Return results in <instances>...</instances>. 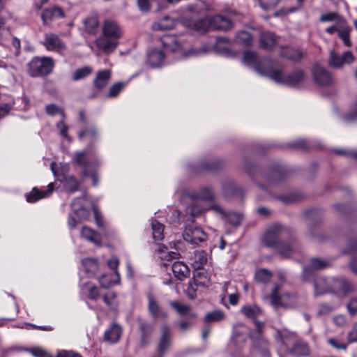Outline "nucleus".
<instances>
[{
	"label": "nucleus",
	"instance_id": "obj_15",
	"mask_svg": "<svg viewBox=\"0 0 357 357\" xmlns=\"http://www.w3.org/2000/svg\"><path fill=\"white\" fill-rule=\"evenodd\" d=\"M243 63L246 66H251L260 75L267 76L264 73L271 68H261L258 56L256 52L251 51H245L243 56Z\"/></svg>",
	"mask_w": 357,
	"mask_h": 357
},
{
	"label": "nucleus",
	"instance_id": "obj_40",
	"mask_svg": "<svg viewBox=\"0 0 357 357\" xmlns=\"http://www.w3.org/2000/svg\"><path fill=\"white\" fill-rule=\"evenodd\" d=\"M82 264L86 273L94 275L98 269V261L95 259L86 258L82 261Z\"/></svg>",
	"mask_w": 357,
	"mask_h": 357
},
{
	"label": "nucleus",
	"instance_id": "obj_23",
	"mask_svg": "<svg viewBox=\"0 0 357 357\" xmlns=\"http://www.w3.org/2000/svg\"><path fill=\"white\" fill-rule=\"evenodd\" d=\"M165 59V54L160 49H152L147 53V63L153 67L156 68L160 66Z\"/></svg>",
	"mask_w": 357,
	"mask_h": 357
},
{
	"label": "nucleus",
	"instance_id": "obj_58",
	"mask_svg": "<svg viewBox=\"0 0 357 357\" xmlns=\"http://www.w3.org/2000/svg\"><path fill=\"white\" fill-rule=\"evenodd\" d=\"M224 215L226 216L228 222L234 226L238 225L242 218V216L239 213L234 212H229L227 214L225 213Z\"/></svg>",
	"mask_w": 357,
	"mask_h": 357
},
{
	"label": "nucleus",
	"instance_id": "obj_48",
	"mask_svg": "<svg viewBox=\"0 0 357 357\" xmlns=\"http://www.w3.org/2000/svg\"><path fill=\"white\" fill-rule=\"evenodd\" d=\"M225 319V314L221 310H214L206 314L204 321L206 323L218 322Z\"/></svg>",
	"mask_w": 357,
	"mask_h": 357
},
{
	"label": "nucleus",
	"instance_id": "obj_44",
	"mask_svg": "<svg viewBox=\"0 0 357 357\" xmlns=\"http://www.w3.org/2000/svg\"><path fill=\"white\" fill-rule=\"evenodd\" d=\"M153 238L155 241H160L163 238L164 225L156 220L151 222Z\"/></svg>",
	"mask_w": 357,
	"mask_h": 357
},
{
	"label": "nucleus",
	"instance_id": "obj_30",
	"mask_svg": "<svg viewBox=\"0 0 357 357\" xmlns=\"http://www.w3.org/2000/svg\"><path fill=\"white\" fill-rule=\"evenodd\" d=\"M303 55V54L301 50L290 47H284L280 52V56L292 61H300Z\"/></svg>",
	"mask_w": 357,
	"mask_h": 357
},
{
	"label": "nucleus",
	"instance_id": "obj_56",
	"mask_svg": "<svg viewBox=\"0 0 357 357\" xmlns=\"http://www.w3.org/2000/svg\"><path fill=\"white\" fill-rule=\"evenodd\" d=\"M261 8L265 10L273 9L281 0H258Z\"/></svg>",
	"mask_w": 357,
	"mask_h": 357
},
{
	"label": "nucleus",
	"instance_id": "obj_27",
	"mask_svg": "<svg viewBox=\"0 0 357 357\" xmlns=\"http://www.w3.org/2000/svg\"><path fill=\"white\" fill-rule=\"evenodd\" d=\"M121 328L116 324H112L109 329L105 331L104 333V340L110 343L117 342L121 335Z\"/></svg>",
	"mask_w": 357,
	"mask_h": 357
},
{
	"label": "nucleus",
	"instance_id": "obj_28",
	"mask_svg": "<svg viewBox=\"0 0 357 357\" xmlns=\"http://www.w3.org/2000/svg\"><path fill=\"white\" fill-rule=\"evenodd\" d=\"M111 77V71L109 70H103L96 73L93 80L94 86L98 89L105 88Z\"/></svg>",
	"mask_w": 357,
	"mask_h": 357
},
{
	"label": "nucleus",
	"instance_id": "obj_54",
	"mask_svg": "<svg viewBox=\"0 0 357 357\" xmlns=\"http://www.w3.org/2000/svg\"><path fill=\"white\" fill-rule=\"evenodd\" d=\"M203 211L204 208L196 203L192 204L186 208V213L188 214H190L192 218L198 217L202 213Z\"/></svg>",
	"mask_w": 357,
	"mask_h": 357
},
{
	"label": "nucleus",
	"instance_id": "obj_20",
	"mask_svg": "<svg viewBox=\"0 0 357 357\" xmlns=\"http://www.w3.org/2000/svg\"><path fill=\"white\" fill-rule=\"evenodd\" d=\"M314 286L316 296L333 292V279L328 280L322 276L317 277L314 280Z\"/></svg>",
	"mask_w": 357,
	"mask_h": 357
},
{
	"label": "nucleus",
	"instance_id": "obj_55",
	"mask_svg": "<svg viewBox=\"0 0 357 357\" xmlns=\"http://www.w3.org/2000/svg\"><path fill=\"white\" fill-rule=\"evenodd\" d=\"M339 19H344L337 13H327L323 14L320 17V22H336L339 20Z\"/></svg>",
	"mask_w": 357,
	"mask_h": 357
},
{
	"label": "nucleus",
	"instance_id": "obj_39",
	"mask_svg": "<svg viewBox=\"0 0 357 357\" xmlns=\"http://www.w3.org/2000/svg\"><path fill=\"white\" fill-rule=\"evenodd\" d=\"M81 236L93 243H98L100 242L98 234L88 227L84 226L82 227Z\"/></svg>",
	"mask_w": 357,
	"mask_h": 357
},
{
	"label": "nucleus",
	"instance_id": "obj_25",
	"mask_svg": "<svg viewBox=\"0 0 357 357\" xmlns=\"http://www.w3.org/2000/svg\"><path fill=\"white\" fill-rule=\"evenodd\" d=\"M283 178V175L280 170L278 169H273L271 172L270 175L268 176L266 175H262V178L265 182V184H261L259 185V187L265 190L266 187H269L273 184H275L280 181H282Z\"/></svg>",
	"mask_w": 357,
	"mask_h": 357
},
{
	"label": "nucleus",
	"instance_id": "obj_47",
	"mask_svg": "<svg viewBox=\"0 0 357 357\" xmlns=\"http://www.w3.org/2000/svg\"><path fill=\"white\" fill-rule=\"evenodd\" d=\"M236 40L238 43H242L246 46H250L252 44V37L251 34L246 31H239L236 33Z\"/></svg>",
	"mask_w": 357,
	"mask_h": 357
},
{
	"label": "nucleus",
	"instance_id": "obj_5",
	"mask_svg": "<svg viewBox=\"0 0 357 357\" xmlns=\"http://www.w3.org/2000/svg\"><path fill=\"white\" fill-rule=\"evenodd\" d=\"M161 42L167 50L172 52H178L185 56L192 54L189 43H187L182 36L176 37V36L166 35L162 37Z\"/></svg>",
	"mask_w": 357,
	"mask_h": 357
},
{
	"label": "nucleus",
	"instance_id": "obj_63",
	"mask_svg": "<svg viewBox=\"0 0 357 357\" xmlns=\"http://www.w3.org/2000/svg\"><path fill=\"white\" fill-rule=\"evenodd\" d=\"M347 308L351 315H354L357 313V297L351 298L347 305Z\"/></svg>",
	"mask_w": 357,
	"mask_h": 357
},
{
	"label": "nucleus",
	"instance_id": "obj_14",
	"mask_svg": "<svg viewBox=\"0 0 357 357\" xmlns=\"http://www.w3.org/2000/svg\"><path fill=\"white\" fill-rule=\"evenodd\" d=\"M102 34L119 40L123 36V31L119 24L114 20H106L102 26Z\"/></svg>",
	"mask_w": 357,
	"mask_h": 357
},
{
	"label": "nucleus",
	"instance_id": "obj_51",
	"mask_svg": "<svg viewBox=\"0 0 357 357\" xmlns=\"http://www.w3.org/2000/svg\"><path fill=\"white\" fill-rule=\"evenodd\" d=\"M167 248L165 246L160 247L159 252H160V257L162 260L169 261L172 259H177L179 257V253L177 252H166Z\"/></svg>",
	"mask_w": 357,
	"mask_h": 357
},
{
	"label": "nucleus",
	"instance_id": "obj_57",
	"mask_svg": "<svg viewBox=\"0 0 357 357\" xmlns=\"http://www.w3.org/2000/svg\"><path fill=\"white\" fill-rule=\"evenodd\" d=\"M108 266L114 271V277L116 278L118 280H120V274L117 271L118 266L119 265V260L116 257H112L107 261Z\"/></svg>",
	"mask_w": 357,
	"mask_h": 357
},
{
	"label": "nucleus",
	"instance_id": "obj_8",
	"mask_svg": "<svg viewBox=\"0 0 357 357\" xmlns=\"http://www.w3.org/2000/svg\"><path fill=\"white\" fill-rule=\"evenodd\" d=\"M56 165L55 162L51 163V170L54 176L61 182L63 183L64 188L68 192L73 193L78 190L79 183L74 176H70L65 174H60L55 168Z\"/></svg>",
	"mask_w": 357,
	"mask_h": 357
},
{
	"label": "nucleus",
	"instance_id": "obj_22",
	"mask_svg": "<svg viewBox=\"0 0 357 357\" xmlns=\"http://www.w3.org/2000/svg\"><path fill=\"white\" fill-rule=\"evenodd\" d=\"M54 183H50L47 185V190H42L37 188H33L31 192L27 195L26 200L28 202L34 203L42 198L50 196L54 190Z\"/></svg>",
	"mask_w": 357,
	"mask_h": 357
},
{
	"label": "nucleus",
	"instance_id": "obj_49",
	"mask_svg": "<svg viewBox=\"0 0 357 357\" xmlns=\"http://www.w3.org/2000/svg\"><path fill=\"white\" fill-rule=\"evenodd\" d=\"M92 73V68L89 66H84L77 69L72 75L73 81H78L84 79Z\"/></svg>",
	"mask_w": 357,
	"mask_h": 357
},
{
	"label": "nucleus",
	"instance_id": "obj_31",
	"mask_svg": "<svg viewBox=\"0 0 357 357\" xmlns=\"http://www.w3.org/2000/svg\"><path fill=\"white\" fill-rule=\"evenodd\" d=\"M176 21L169 16H165L158 22L153 23V29L155 31H165L174 27Z\"/></svg>",
	"mask_w": 357,
	"mask_h": 357
},
{
	"label": "nucleus",
	"instance_id": "obj_2",
	"mask_svg": "<svg viewBox=\"0 0 357 357\" xmlns=\"http://www.w3.org/2000/svg\"><path fill=\"white\" fill-rule=\"evenodd\" d=\"M248 328L243 324H237L233 327V337L229 342V350L234 357H240L241 351L243 349L249 336Z\"/></svg>",
	"mask_w": 357,
	"mask_h": 357
},
{
	"label": "nucleus",
	"instance_id": "obj_59",
	"mask_svg": "<svg viewBox=\"0 0 357 357\" xmlns=\"http://www.w3.org/2000/svg\"><path fill=\"white\" fill-rule=\"evenodd\" d=\"M328 264L324 261L318 258H312L310 259V266L315 270H320L327 267Z\"/></svg>",
	"mask_w": 357,
	"mask_h": 357
},
{
	"label": "nucleus",
	"instance_id": "obj_46",
	"mask_svg": "<svg viewBox=\"0 0 357 357\" xmlns=\"http://www.w3.org/2000/svg\"><path fill=\"white\" fill-rule=\"evenodd\" d=\"M351 30V27H349L347 25V22H345V24H344V26H342V27L340 29L339 32L337 33L339 37L342 39L344 44L347 47L351 46V42L349 39V35H350Z\"/></svg>",
	"mask_w": 357,
	"mask_h": 357
},
{
	"label": "nucleus",
	"instance_id": "obj_42",
	"mask_svg": "<svg viewBox=\"0 0 357 357\" xmlns=\"http://www.w3.org/2000/svg\"><path fill=\"white\" fill-rule=\"evenodd\" d=\"M170 305L172 308H174L178 314L180 315H190L195 316L193 314L190 313V306L188 305L183 304L177 301H172L170 302Z\"/></svg>",
	"mask_w": 357,
	"mask_h": 357
},
{
	"label": "nucleus",
	"instance_id": "obj_35",
	"mask_svg": "<svg viewBox=\"0 0 357 357\" xmlns=\"http://www.w3.org/2000/svg\"><path fill=\"white\" fill-rule=\"evenodd\" d=\"M190 26L197 32L205 33L209 30H211V19L210 17L200 19L197 21L192 22Z\"/></svg>",
	"mask_w": 357,
	"mask_h": 357
},
{
	"label": "nucleus",
	"instance_id": "obj_21",
	"mask_svg": "<svg viewBox=\"0 0 357 357\" xmlns=\"http://www.w3.org/2000/svg\"><path fill=\"white\" fill-rule=\"evenodd\" d=\"M161 332L162 335L159 341L158 351L160 356H162L170 345L171 328L167 325H162Z\"/></svg>",
	"mask_w": 357,
	"mask_h": 357
},
{
	"label": "nucleus",
	"instance_id": "obj_50",
	"mask_svg": "<svg viewBox=\"0 0 357 357\" xmlns=\"http://www.w3.org/2000/svg\"><path fill=\"white\" fill-rule=\"evenodd\" d=\"M103 301L112 310H116V294L114 291H108L103 296Z\"/></svg>",
	"mask_w": 357,
	"mask_h": 357
},
{
	"label": "nucleus",
	"instance_id": "obj_16",
	"mask_svg": "<svg viewBox=\"0 0 357 357\" xmlns=\"http://www.w3.org/2000/svg\"><path fill=\"white\" fill-rule=\"evenodd\" d=\"M141 340L140 346L144 347L149 343L150 337L154 330V325L142 319L137 320Z\"/></svg>",
	"mask_w": 357,
	"mask_h": 357
},
{
	"label": "nucleus",
	"instance_id": "obj_62",
	"mask_svg": "<svg viewBox=\"0 0 357 357\" xmlns=\"http://www.w3.org/2000/svg\"><path fill=\"white\" fill-rule=\"evenodd\" d=\"M328 343L337 350H346L347 345L335 338L328 340Z\"/></svg>",
	"mask_w": 357,
	"mask_h": 357
},
{
	"label": "nucleus",
	"instance_id": "obj_3",
	"mask_svg": "<svg viewBox=\"0 0 357 357\" xmlns=\"http://www.w3.org/2000/svg\"><path fill=\"white\" fill-rule=\"evenodd\" d=\"M264 73L274 82L290 86H296L304 78V73L301 70H294L287 75H284L282 70L273 68L267 70Z\"/></svg>",
	"mask_w": 357,
	"mask_h": 357
},
{
	"label": "nucleus",
	"instance_id": "obj_43",
	"mask_svg": "<svg viewBox=\"0 0 357 357\" xmlns=\"http://www.w3.org/2000/svg\"><path fill=\"white\" fill-rule=\"evenodd\" d=\"M207 262V254L204 250H197L195 252L193 266L196 269H199Z\"/></svg>",
	"mask_w": 357,
	"mask_h": 357
},
{
	"label": "nucleus",
	"instance_id": "obj_7",
	"mask_svg": "<svg viewBox=\"0 0 357 357\" xmlns=\"http://www.w3.org/2000/svg\"><path fill=\"white\" fill-rule=\"evenodd\" d=\"M355 291V286L344 277L333 278V292L340 296H347Z\"/></svg>",
	"mask_w": 357,
	"mask_h": 357
},
{
	"label": "nucleus",
	"instance_id": "obj_32",
	"mask_svg": "<svg viewBox=\"0 0 357 357\" xmlns=\"http://www.w3.org/2000/svg\"><path fill=\"white\" fill-rule=\"evenodd\" d=\"M276 43V36L271 32H264L261 34L259 44L261 48L271 50Z\"/></svg>",
	"mask_w": 357,
	"mask_h": 357
},
{
	"label": "nucleus",
	"instance_id": "obj_1",
	"mask_svg": "<svg viewBox=\"0 0 357 357\" xmlns=\"http://www.w3.org/2000/svg\"><path fill=\"white\" fill-rule=\"evenodd\" d=\"M280 290L281 285L275 284L270 294L263 296V301L276 310L290 309L298 305L299 298L296 294L289 292L280 294Z\"/></svg>",
	"mask_w": 357,
	"mask_h": 357
},
{
	"label": "nucleus",
	"instance_id": "obj_12",
	"mask_svg": "<svg viewBox=\"0 0 357 357\" xmlns=\"http://www.w3.org/2000/svg\"><path fill=\"white\" fill-rule=\"evenodd\" d=\"M276 250L282 257L289 258L299 252L300 245L296 239H291L289 241L280 243Z\"/></svg>",
	"mask_w": 357,
	"mask_h": 357
},
{
	"label": "nucleus",
	"instance_id": "obj_10",
	"mask_svg": "<svg viewBox=\"0 0 357 357\" xmlns=\"http://www.w3.org/2000/svg\"><path fill=\"white\" fill-rule=\"evenodd\" d=\"M185 241L197 244L206 240V234L200 227L187 226L183 234Z\"/></svg>",
	"mask_w": 357,
	"mask_h": 357
},
{
	"label": "nucleus",
	"instance_id": "obj_11",
	"mask_svg": "<svg viewBox=\"0 0 357 357\" xmlns=\"http://www.w3.org/2000/svg\"><path fill=\"white\" fill-rule=\"evenodd\" d=\"M282 231L283 228L280 225H276L271 227L264 234L263 240L264 244L268 247L273 248L276 250L278 244L280 243L278 241L279 236Z\"/></svg>",
	"mask_w": 357,
	"mask_h": 357
},
{
	"label": "nucleus",
	"instance_id": "obj_19",
	"mask_svg": "<svg viewBox=\"0 0 357 357\" xmlns=\"http://www.w3.org/2000/svg\"><path fill=\"white\" fill-rule=\"evenodd\" d=\"M313 76L315 82L320 86H328L333 82L331 74L319 65L314 66Z\"/></svg>",
	"mask_w": 357,
	"mask_h": 357
},
{
	"label": "nucleus",
	"instance_id": "obj_29",
	"mask_svg": "<svg viewBox=\"0 0 357 357\" xmlns=\"http://www.w3.org/2000/svg\"><path fill=\"white\" fill-rule=\"evenodd\" d=\"M63 11L59 7H53L51 8L45 9L41 15V18L44 24H47L54 18L63 17Z\"/></svg>",
	"mask_w": 357,
	"mask_h": 357
},
{
	"label": "nucleus",
	"instance_id": "obj_53",
	"mask_svg": "<svg viewBox=\"0 0 357 357\" xmlns=\"http://www.w3.org/2000/svg\"><path fill=\"white\" fill-rule=\"evenodd\" d=\"M197 197L202 200L211 201L214 198V194L211 188L206 187L199 190Z\"/></svg>",
	"mask_w": 357,
	"mask_h": 357
},
{
	"label": "nucleus",
	"instance_id": "obj_6",
	"mask_svg": "<svg viewBox=\"0 0 357 357\" xmlns=\"http://www.w3.org/2000/svg\"><path fill=\"white\" fill-rule=\"evenodd\" d=\"M355 61V57L350 51H345L342 54L331 50L328 58V65L333 68H342L346 65H350Z\"/></svg>",
	"mask_w": 357,
	"mask_h": 357
},
{
	"label": "nucleus",
	"instance_id": "obj_61",
	"mask_svg": "<svg viewBox=\"0 0 357 357\" xmlns=\"http://www.w3.org/2000/svg\"><path fill=\"white\" fill-rule=\"evenodd\" d=\"M45 110L49 115L53 116L56 114H60L63 118L65 117L63 110L54 104L47 105Z\"/></svg>",
	"mask_w": 357,
	"mask_h": 357
},
{
	"label": "nucleus",
	"instance_id": "obj_37",
	"mask_svg": "<svg viewBox=\"0 0 357 357\" xmlns=\"http://www.w3.org/2000/svg\"><path fill=\"white\" fill-rule=\"evenodd\" d=\"M148 298V310L153 319H157L160 314V307L153 296L149 294Z\"/></svg>",
	"mask_w": 357,
	"mask_h": 357
},
{
	"label": "nucleus",
	"instance_id": "obj_26",
	"mask_svg": "<svg viewBox=\"0 0 357 357\" xmlns=\"http://www.w3.org/2000/svg\"><path fill=\"white\" fill-rule=\"evenodd\" d=\"M172 268L174 276L179 280H183L190 276V271L183 261L174 262Z\"/></svg>",
	"mask_w": 357,
	"mask_h": 357
},
{
	"label": "nucleus",
	"instance_id": "obj_13",
	"mask_svg": "<svg viewBox=\"0 0 357 357\" xmlns=\"http://www.w3.org/2000/svg\"><path fill=\"white\" fill-rule=\"evenodd\" d=\"M43 44L49 51H55L61 53L66 50L65 44L57 35L53 33H47L45 34V38Z\"/></svg>",
	"mask_w": 357,
	"mask_h": 357
},
{
	"label": "nucleus",
	"instance_id": "obj_52",
	"mask_svg": "<svg viewBox=\"0 0 357 357\" xmlns=\"http://www.w3.org/2000/svg\"><path fill=\"white\" fill-rule=\"evenodd\" d=\"M119 280L114 277L112 279V275L105 274L99 278V283L102 288H107L110 285L119 283Z\"/></svg>",
	"mask_w": 357,
	"mask_h": 357
},
{
	"label": "nucleus",
	"instance_id": "obj_41",
	"mask_svg": "<svg viewBox=\"0 0 357 357\" xmlns=\"http://www.w3.org/2000/svg\"><path fill=\"white\" fill-rule=\"evenodd\" d=\"M216 50L225 56H231V50L229 47V43L227 38H218L216 45Z\"/></svg>",
	"mask_w": 357,
	"mask_h": 357
},
{
	"label": "nucleus",
	"instance_id": "obj_18",
	"mask_svg": "<svg viewBox=\"0 0 357 357\" xmlns=\"http://www.w3.org/2000/svg\"><path fill=\"white\" fill-rule=\"evenodd\" d=\"M210 19L211 30L228 31L232 28V22L227 17L216 15Z\"/></svg>",
	"mask_w": 357,
	"mask_h": 357
},
{
	"label": "nucleus",
	"instance_id": "obj_33",
	"mask_svg": "<svg viewBox=\"0 0 357 357\" xmlns=\"http://www.w3.org/2000/svg\"><path fill=\"white\" fill-rule=\"evenodd\" d=\"M98 136L97 129L93 126L86 128L84 130L79 133L80 139L88 141L91 144L96 141Z\"/></svg>",
	"mask_w": 357,
	"mask_h": 357
},
{
	"label": "nucleus",
	"instance_id": "obj_64",
	"mask_svg": "<svg viewBox=\"0 0 357 357\" xmlns=\"http://www.w3.org/2000/svg\"><path fill=\"white\" fill-rule=\"evenodd\" d=\"M29 352L34 357H50L49 354L41 348L36 347L29 350Z\"/></svg>",
	"mask_w": 357,
	"mask_h": 357
},
{
	"label": "nucleus",
	"instance_id": "obj_38",
	"mask_svg": "<svg viewBox=\"0 0 357 357\" xmlns=\"http://www.w3.org/2000/svg\"><path fill=\"white\" fill-rule=\"evenodd\" d=\"M85 29L89 33H95L98 29L99 22L98 17L96 15L90 16L84 21Z\"/></svg>",
	"mask_w": 357,
	"mask_h": 357
},
{
	"label": "nucleus",
	"instance_id": "obj_4",
	"mask_svg": "<svg viewBox=\"0 0 357 357\" xmlns=\"http://www.w3.org/2000/svg\"><path fill=\"white\" fill-rule=\"evenodd\" d=\"M54 68V62L50 57H34L28 63L27 72L33 77L50 74Z\"/></svg>",
	"mask_w": 357,
	"mask_h": 357
},
{
	"label": "nucleus",
	"instance_id": "obj_17",
	"mask_svg": "<svg viewBox=\"0 0 357 357\" xmlns=\"http://www.w3.org/2000/svg\"><path fill=\"white\" fill-rule=\"evenodd\" d=\"M96 45L98 49L105 53L113 52L118 45V40L102 34L96 40Z\"/></svg>",
	"mask_w": 357,
	"mask_h": 357
},
{
	"label": "nucleus",
	"instance_id": "obj_60",
	"mask_svg": "<svg viewBox=\"0 0 357 357\" xmlns=\"http://www.w3.org/2000/svg\"><path fill=\"white\" fill-rule=\"evenodd\" d=\"M345 20L344 19H339L338 21L335 22V24L332 26H328L326 29V31L329 34H333L335 31L337 33L339 32L340 29L344 26L345 24Z\"/></svg>",
	"mask_w": 357,
	"mask_h": 357
},
{
	"label": "nucleus",
	"instance_id": "obj_24",
	"mask_svg": "<svg viewBox=\"0 0 357 357\" xmlns=\"http://www.w3.org/2000/svg\"><path fill=\"white\" fill-rule=\"evenodd\" d=\"M84 197L75 198L71 204L72 208L75 214L79 218L80 220H86L89 216V211L84 207L83 202Z\"/></svg>",
	"mask_w": 357,
	"mask_h": 357
},
{
	"label": "nucleus",
	"instance_id": "obj_36",
	"mask_svg": "<svg viewBox=\"0 0 357 357\" xmlns=\"http://www.w3.org/2000/svg\"><path fill=\"white\" fill-rule=\"evenodd\" d=\"M241 312L249 319H255L261 314V309L255 305H248L242 307Z\"/></svg>",
	"mask_w": 357,
	"mask_h": 357
},
{
	"label": "nucleus",
	"instance_id": "obj_34",
	"mask_svg": "<svg viewBox=\"0 0 357 357\" xmlns=\"http://www.w3.org/2000/svg\"><path fill=\"white\" fill-rule=\"evenodd\" d=\"M289 352L295 356H305L309 355L310 349L306 342L298 341L294 344Z\"/></svg>",
	"mask_w": 357,
	"mask_h": 357
},
{
	"label": "nucleus",
	"instance_id": "obj_9",
	"mask_svg": "<svg viewBox=\"0 0 357 357\" xmlns=\"http://www.w3.org/2000/svg\"><path fill=\"white\" fill-rule=\"evenodd\" d=\"M74 160L79 166L84 169L83 176H87L89 174V168L91 167H96L100 164V160L96 157L90 160L89 154L85 151L75 152Z\"/></svg>",
	"mask_w": 357,
	"mask_h": 357
},
{
	"label": "nucleus",
	"instance_id": "obj_45",
	"mask_svg": "<svg viewBox=\"0 0 357 357\" xmlns=\"http://www.w3.org/2000/svg\"><path fill=\"white\" fill-rule=\"evenodd\" d=\"M272 273L266 268H261L256 271L255 278L260 283H267L272 278Z\"/></svg>",
	"mask_w": 357,
	"mask_h": 357
}]
</instances>
